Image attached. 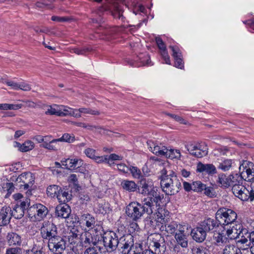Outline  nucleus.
<instances>
[{
	"instance_id": "72a5a7b5",
	"label": "nucleus",
	"mask_w": 254,
	"mask_h": 254,
	"mask_svg": "<svg viewBox=\"0 0 254 254\" xmlns=\"http://www.w3.org/2000/svg\"><path fill=\"white\" fill-rule=\"evenodd\" d=\"M240 172V175H239L238 174L235 175H230L231 178V185L232 186V188H234L236 186L240 187L243 185L244 180H245V175H243L242 177V171Z\"/></svg>"
},
{
	"instance_id": "de8ad7c7",
	"label": "nucleus",
	"mask_w": 254,
	"mask_h": 254,
	"mask_svg": "<svg viewBox=\"0 0 254 254\" xmlns=\"http://www.w3.org/2000/svg\"><path fill=\"white\" fill-rule=\"evenodd\" d=\"M147 198H151L153 202V204L155 205V209L156 208L157 205H159V202L161 201L162 199L163 198V195H160L158 194L156 190L154 191V193L151 194L149 197Z\"/></svg>"
},
{
	"instance_id": "6e6552de",
	"label": "nucleus",
	"mask_w": 254,
	"mask_h": 254,
	"mask_svg": "<svg viewBox=\"0 0 254 254\" xmlns=\"http://www.w3.org/2000/svg\"><path fill=\"white\" fill-rule=\"evenodd\" d=\"M102 238L104 246L108 252L116 250L119 245V238L117 234L113 231L104 233Z\"/></svg>"
},
{
	"instance_id": "3c124183",
	"label": "nucleus",
	"mask_w": 254,
	"mask_h": 254,
	"mask_svg": "<svg viewBox=\"0 0 254 254\" xmlns=\"http://www.w3.org/2000/svg\"><path fill=\"white\" fill-rule=\"evenodd\" d=\"M205 188V185L200 181L193 182L191 184V190L197 192H202Z\"/></svg>"
},
{
	"instance_id": "4468645a",
	"label": "nucleus",
	"mask_w": 254,
	"mask_h": 254,
	"mask_svg": "<svg viewBox=\"0 0 254 254\" xmlns=\"http://www.w3.org/2000/svg\"><path fill=\"white\" fill-rule=\"evenodd\" d=\"M179 227V231L176 233L175 238L179 245L183 248H186L188 246L187 237L189 234L185 232V230L188 229V227L185 225Z\"/></svg>"
},
{
	"instance_id": "e2e57ef3",
	"label": "nucleus",
	"mask_w": 254,
	"mask_h": 254,
	"mask_svg": "<svg viewBox=\"0 0 254 254\" xmlns=\"http://www.w3.org/2000/svg\"><path fill=\"white\" fill-rule=\"evenodd\" d=\"M118 169L124 174L128 173L130 169V166H127L124 163H120L117 165Z\"/></svg>"
},
{
	"instance_id": "052dcab7",
	"label": "nucleus",
	"mask_w": 254,
	"mask_h": 254,
	"mask_svg": "<svg viewBox=\"0 0 254 254\" xmlns=\"http://www.w3.org/2000/svg\"><path fill=\"white\" fill-rule=\"evenodd\" d=\"M203 191L204 194L210 197H212L215 195L214 189L211 187H206L205 185V188L203 189Z\"/></svg>"
},
{
	"instance_id": "c9c22d12",
	"label": "nucleus",
	"mask_w": 254,
	"mask_h": 254,
	"mask_svg": "<svg viewBox=\"0 0 254 254\" xmlns=\"http://www.w3.org/2000/svg\"><path fill=\"white\" fill-rule=\"evenodd\" d=\"M213 239L215 241V244L217 246H222L226 244L228 241V238H227L222 231L214 235Z\"/></svg>"
},
{
	"instance_id": "473e14b6",
	"label": "nucleus",
	"mask_w": 254,
	"mask_h": 254,
	"mask_svg": "<svg viewBox=\"0 0 254 254\" xmlns=\"http://www.w3.org/2000/svg\"><path fill=\"white\" fill-rule=\"evenodd\" d=\"M13 145L15 147H17L19 151L23 152L31 150L34 147V143L31 140L26 141L22 144L14 142Z\"/></svg>"
},
{
	"instance_id": "09e8293b",
	"label": "nucleus",
	"mask_w": 254,
	"mask_h": 254,
	"mask_svg": "<svg viewBox=\"0 0 254 254\" xmlns=\"http://www.w3.org/2000/svg\"><path fill=\"white\" fill-rule=\"evenodd\" d=\"M143 251L142 244L133 243L129 254H142Z\"/></svg>"
},
{
	"instance_id": "9d476101",
	"label": "nucleus",
	"mask_w": 254,
	"mask_h": 254,
	"mask_svg": "<svg viewBox=\"0 0 254 254\" xmlns=\"http://www.w3.org/2000/svg\"><path fill=\"white\" fill-rule=\"evenodd\" d=\"M92 232L93 231H85V232L81 236L80 243L82 247H87L89 246H95L99 241L101 234L93 235Z\"/></svg>"
},
{
	"instance_id": "b1692460",
	"label": "nucleus",
	"mask_w": 254,
	"mask_h": 254,
	"mask_svg": "<svg viewBox=\"0 0 254 254\" xmlns=\"http://www.w3.org/2000/svg\"><path fill=\"white\" fill-rule=\"evenodd\" d=\"M207 148L206 146H202L199 144L198 145H194L191 149V156L196 158H201L207 155Z\"/></svg>"
},
{
	"instance_id": "f704fd0d",
	"label": "nucleus",
	"mask_w": 254,
	"mask_h": 254,
	"mask_svg": "<svg viewBox=\"0 0 254 254\" xmlns=\"http://www.w3.org/2000/svg\"><path fill=\"white\" fill-rule=\"evenodd\" d=\"M132 236H127L124 240L125 242L124 244L121 243L120 244V247H121V249H123V253H124L125 254L127 253V254H129L132 245L133 244V242L131 240Z\"/></svg>"
},
{
	"instance_id": "bb28decb",
	"label": "nucleus",
	"mask_w": 254,
	"mask_h": 254,
	"mask_svg": "<svg viewBox=\"0 0 254 254\" xmlns=\"http://www.w3.org/2000/svg\"><path fill=\"white\" fill-rule=\"evenodd\" d=\"M152 64L149 56L147 54H141L135 60L134 66H141L144 65L150 66Z\"/></svg>"
},
{
	"instance_id": "0e129e2a",
	"label": "nucleus",
	"mask_w": 254,
	"mask_h": 254,
	"mask_svg": "<svg viewBox=\"0 0 254 254\" xmlns=\"http://www.w3.org/2000/svg\"><path fill=\"white\" fill-rule=\"evenodd\" d=\"M5 254H21V250L17 248H9L6 249Z\"/></svg>"
},
{
	"instance_id": "79ce46f5",
	"label": "nucleus",
	"mask_w": 254,
	"mask_h": 254,
	"mask_svg": "<svg viewBox=\"0 0 254 254\" xmlns=\"http://www.w3.org/2000/svg\"><path fill=\"white\" fill-rule=\"evenodd\" d=\"M61 190V188L57 185H53L49 186L47 189V195L52 197L54 198L57 197L59 191Z\"/></svg>"
},
{
	"instance_id": "412c9836",
	"label": "nucleus",
	"mask_w": 254,
	"mask_h": 254,
	"mask_svg": "<svg viewBox=\"0 0 254 254\" xmlns=\"http://www.w3.org/2000/svg\"><path fill=\"white\" fill-rule=\"evenodd\" d=\"M111 9L114 18L121 19L122 21H125V17L123 15L122 5L118 2L113 1L111 5Z\"/></svg>"
},
{
	"instance_id": "393cba45",
	"label": "nucleus",
	"mask_w": 254,
	"mask_h": 254,
	"mask_svg": "<svg viewBox=\"0 0 254 254\" xmlns=\"http://www.w3.org/2000/svg\"><path fill=\"white\" fill-rule=\"evenodd\" d=\"M10 207L9 206H4L0 211V225H5L8 224L10 219Z\"/></svg>"
},
{
	"instance_id": "6e6d98bb",
	"label": "nucleus",
	"mask_w": 254,
	"mask_h": 254,
	"mask_svg": "<svg viewBox=\"0 0 254 254\" xmlns=\"http://www.w3.org/2000/svg\"><path fill=\"white\" fill-rule=\"evenodd\" d=\"M165 226V230L166 232L170 234H173L175 232L176 229H178L179 231V226L181 225H177L175 223H172L168 225H166V224H164Z\"/></svg>"
},
{
	"instance_id": "20e7f679",
	"label": "nucleus",
	"mask_w": 254,
	"mask_h": 254,
	"mask_svg": "<svg viewBox=\"0 0 254 254\" xmlns=\"http://www.w3.org/2000/svg\"><path fill=\"white\" fill-rule=\"evenodd\" d=\"M48 213V208L41 203H35L27 210L29 218L32 221L42 220Z\"/></svg>"
},
{
	"instance_id": "13d9d810",
	"label": "nucleus",
	"mask_w": 254,
	"mask_h": 254,
	"mask_svg": "<svg viewBox=\"0 0 254 254\" xmlns=\"http://www.w3.org/2000/svg\"><path fill=\"white\" fill-rule=\"evenodd\" d=\"M58 140H59V142L65 141L70 143L74 140V136L72 134L64 133L62 137L58 139Z\"/></svg>"
},
{
	"instance_id": "49530a36",
	"label": "nucleus",
	"mask_w": 254,
	"mask_h": 254,
	"mask_svg": "<svg viewBox=\"0 0 254 254\" xmlns=\"http://www.w3.org/2000/svg\"><path fill=\"white\" fill-rule=\"evenodd\" d=\"M59 105L53 104L51 106H47L45 109V113L51 115H55L59 116Z\"/></svg>"
},
{
	"instance_id": "8fccbe9b",
	"label": "nucleus",
	"mask_w": 254,
	"mask_h": 254,
	"mask_svg": "<svg viewBox=\"0 0 254 254\" xmlns=\"http://www.w3.org/2000/svg\"><path fill=\"white\" fill-rule=\"evenodd\" d=\"M103 157L106 158V159L103 158V163H107L110 165H111V163H110L111 161L121 160L123 158L122 156L116 154H111L109 156L104 155L103 156Z\"/></svg>"
},
{
	"instance_id": "bf43d9fd",
	"label": "nucleus",
	"mask_w": 254,
	"mask_h": 254,
	"mask_svg": "<svg viewBox=\"0 0 254 254\" xmlns=\"http://www.w3.org/2000/svg\"><path fill=\"white\" fill-rule=\"evenodd\" d=\"M235 230H236V229L234 226H233V227L231 229H228L227 230L226 233L225 235H226H226L227 236V238H228V240L229 239L234 240V239H236L238 238V235H233L234 231H235Z\"/></svg>"
},
{
	"instance_id": "5fc2aeb1",
	"label": "nucleus",
	"mask_w": 254,
	"mask_h": 254,
	"mask_svg": "<svg viewBox=\"0 0 254 254\" xmlns=\"http://www.w3.org/2000/svg\"><path fill=\"white\" fill-rule=\"evenodd\" d=\"M232 166V160H225L222 163L219 164L218 168L224 171H228L230 169Z\"/></svg>"
},
{
	"instance_id": "aec40b11",
	"label": "nucleus",
	"mask_w": 254,
	"mask_h": 254,
	"mask_svg": "<svg viewBox=\"0 0 254 254\" xmlns=\"http://www.w3.org/2000/svg\"><path fill=\"white\" fill-rule=\"evenodd\" d=\"M196 172L206 173L208 175H213L216 173L215 167L212 164H204L199 162L197 164Z\"/></svg>"
},
{
	"instance_id": "603ef678",
	"label": "nucleus",
	"mask_w": 254,
	"mask_h": 254,
	"mask_svg": "<svg viewBox=\"0 0 254 254\" xmlns=\"http://www.w3.org/2000/svg\"><path fill=\"white\" fill-rule=\"evenodd\" d=\"M129 171L134 179H141L142 177L141 171L137 167L130 166Z\"/></svg>"
},
{
	"instance_id": "4d7b16f0",
	"label": "nucleus",
	"mask_w": 254,
	"mask_h": 254,
	"mask_svg": "<svg viewBox=\"0 0 254 254\" xmlns=\"http://www.w3.org/2000/svg\"><path fill=\"white\" fill-rule=\"evenodd\" d=\"M162 59L164 60L165 64H171L170 56H169L168 51L166 49L159 51Z\"/></svg>"
},
{
	"instance_id": "1a4fd4ad",
	"label": "nucleus",
	"mask_w": 254,
	"mask_h": 254,
	"mask_svg": "<svg viewBox=\"0 0 254 254\" xmlns=\"http://www.w3.org/2000/svg\"><path fill=\"white\" fill-rule=\"evenodd\" d=\"M49 250L56 254H61L65 249V242L59 235L48 242Z\"/></svg>"
},
{
	"instance_id": "39448f33",
	"label": "nucleus",
	"mask_w": 254,
	"mask_h": 254,
	"mask_svg": "<svg viewBox=\"0 0 254 254\" xmlns=\"http://www.w3.org/2000/svg\"><path fill=\"white\" fill-rule=\"evenodd\" d=\"M216 217L221 226L228 225L233 223L237 219L236 213L230 209L220 208L216 213Z\"/></svg>"
},
{
	"instance_id": "ea45409f",
	"label": "nucleus",
	"mask_w": 254,
	"mask_h": 254,
	"mask_svg": "<svg viewBox=\"0 0 254 254\" xmlns=\"http://www.w3.org/2000/svg\"><path fill=\"white\" fill-rule=\"evenodd\" d=\"M14 187L12 183H3L0 187V190L2 192H7L5 195V198H7L11 193L14 191Z\"/></svg>"
},
{
	"instance_id": "e433bc0d",
	"label": "nucleus",
	"mask_w": 254,
	"mask_h": 254,
	"mask_svg": "<svg viewBox=\"0 0 254 254\" xmlns=\"http://www.w3.org/2000/svg\"><path fill=\"white\" fill-rule=\"evenodd\" d=\"M231 181L230 175L227 177L224 174H221L218 176L217 183L219 184V186L221 187H229L231 186Z\"/></svg>"
},
{
	"instance_id": "a211bd4d",
	"label": "nucleus",
	"mask_w": 254,
	"mask_h": 254,
	"mask_svg": "<svg viewBox=\"0 0 254 254\" xmlns=\"http://www.w3.org/2000/svg\"><path fill=\"white\" fill-rule=\"evenodd\" d=\"M169 48L171 49L175 61L174 65L176 67L182 69L184 67V62L182 59V55L180 49L177 46H170Z\"/></svg>"
},
{
	"instance_id": "7c9ffc66",
	"label": "nucleus",
	"mask_w": 254,
	"mask_h": 254,
	"mask_svg": "<svg viewBox=\"0 0 254 254\" xmlns=\"http://www.w3.org/2000/svg\"><path fill=\"white\" fill-rule=\"evenodd\" d=\"M84 153L87 157L94 160L97 163H103V156H99L97 154L96 150L91 148H87L84 150Z\"/></svg>"
},
{
	"instance_id": "69168bd1",
	"label": "nucleus",
	"mask_w": 254,
	"mask_h": 254,
	"mask_svg": "<svg viewBox=\"0 0 254 254\" xmlns=\"http://www.w3.org/2000/svg\"><path fill=\"white\" fill-rule=\"evenodd\" d=\"M139 230V227L137 223L132 222L129 224L128 227V231L130 233H134L135 232H138Z\"/></svg>"
},
{
	"instance_id": "a19ab883",
	"label": "nucleus",
	"mask_w": 254,
	"mask_h": 254,
	"mask_svg": "<svg viewBox=\"0 0 254 254\" xmlns=\"http://www.w3.org/2000/svg\"><path fill=\"white\" fill-rule=\"evenodd\" d=\"M75 113L79 115L78 117H75V118H80L81 117L82 114H90L92 115H97L99 114V112L98 111L92 110L89 108H80L78 109H75Z\"/></svg>"
},
{
	"instance_id": "864d4df0",
	"label": "nucleus",
	"mask_w": 254,
	"mask_h": 254,
	"mask_svg": "<svg viewBox=\"0 0 254 254\" xmlns=\"http://www.w3.org/2000/svg\"><path fill=\"white\" fill-rule=\"evenodd\" d=\"M91 51V48L90 47H84L81 49L79 48H72L70 50V52L72 53H75L77 55H85L87 53Z\"/></svg>"
},
{
	"instance_id": "5701e85b",
	"label": "nucleus",
	"mask_w": 254,
	"mask_h": 254,
	"mask_svg": "<svg viewBox=\"0 0 254 254\" xmlns=\"http://www.w3.org/2000/svg\"><path fill=\"white\" fill-rule=\"evenodd\" d=\"M169 212L162 207H159L156 213L157 221L162 224H165L169 219Z\"/></svg>"
},
{
	"instance_id": "c03bdc74",
	"label": "nucleus",
	"mask_w": 254,
	"mask_h": 254,
	"mask_svg": "<svg viewBox=\"0 0 254 254\" xmlns=\"http://www.w3.org/2000/svg\"><path fill=\"white\" fill-rule=\"evenodd\" d=\"M41 146L50 150H57L60 147L59 140L58 139H54L51 142L43 143Z\"/></svg>"
},
{
	"instance_id": "f8f14e48",
	"label": "nucleus",
	"mask_w": 254,
	"mask_h": 254,
	"mask_svg": "<svg viewBox=\"0 0 254 254\" xmlns=\"http://www.w3.org/2000/svg\"><path fill=\"white\" fill-rule=\"evenodd\" d=\"M240 171H242V177L247 175L245 180L251 181L254 179V164L250 161L243 160L239 167Z\"/></svg>"
},
{
	"instance_id": "4be33fe9",
	"label": "nucleus",
	"mask_w": 254,
	"mask_h": 254,
	"mask_svg": "<svg viewBox=\"0 0 254 254\" xmlns=\"http://www.w3.org/2000/svg\"><path fill=\"white\" fill-rule=\"evenodd\" d=\"M148 145L150 148V150L154 154L160 156H164L166 147L161 144H157L152 141L147 142Z\"/></svg>"
},
{
	"instance_id": "423d86ee",
	"label": "nucleus",
	"mask_w": 254,
	"mask_h": 254,
	"mask_svg": "<svg viewBox=\"0 0 254 254\" xmlns=\"http://www.w3.org/2000/svg\"><path fill=\"white\" fill-rule=\"evenodd\" d=\"M82 229L85 231H94L98 233V229L99 226L95 218L89 213L82 214L79 220Z\"/></svg>"
},
{
	"instance_id": "338daca9",
	"label": "nucleus",
	"mask_w": 254,
	"mask_h": 254,
	"mask_svg": "<svg viewBox=\"0 0 254 254\" xmlns=\"http://www.w3.org/2000/svg\"><path fill=\"white\" fill-rule=\"evenodd\" d=\"M156 44L159 49V51L164 49H166V46L162 40L159 38L157 37L155 39Z\"/></svg>"
},
{
	"instance_id": "58836bf2",
	"label": "nucleus",
	"mask_w": 254,
	"mask_h": 254,
	"mask_svg": "<svg viewBox=\"0 0 254 254\" xmlns=\"http://www.w3.org/2000/svg\"><path fill=\"white\" fill-rule=\"evenodd\" d=\"M164 156L172 160L179 159L181 158V155L179 150L166 148Z\"/></svg>"
},
{
	"instance_id": "6ab92c4d",
	"label": "nucleus",
	"mask_w": 254,
	"mask_h": 254,
	"mask_svg": "<svg viewBox=\"0 0 254 254\" xmlns=\"http://www.w3.org/2000/svg\"><path fill=\"white\" fill-rule=\"evenodd\" d=\"M206 236L205 231L199 224V226L191 229V237L196 242H202L205 239Z\"/></svg>"
},
{
	"instance_id": "a878e982",
	"label": "nucleus",
	"mask_w": 254,
	"mask_h": 254,
	"mask_svg": "<svg viewBox=\"0 0 254 254\" xmlns=\"http://www.w3.org/2000/svg\"><path fill=\"white\" fill-rule=\"evenodd\" d=\"M70 211V208L67 205H59L56 207V215L58 217L66 218L68 217Z\"/></svg>"
},
{
	"instance_id": "f03ea898",
	"label": "nucleus",
	"mask_w": 254,
	"mask_h": 254,
	"mask_svg": "<svg viewBox=\"0 0 254 254\" xmlns=\"http://www.w3.org/2000/svg\"><path fill=\"white\" fill-rule=\"evenodd\" d=\"M143 202V204L136 201L129 203L126 209L127 216L136 221L140 219L145 213L150 215L155 211V207L151 198H145Z\"/></svg>"
},
{
	"instance_id": "c85d7f7f",
	"label": "nucleus",
	"mask_w": 254,
	"mask_h": 254,
	"mask_svg": "<svg viewBox=\"0 0 254 254\" xmlns=\"http://www.w3.org/2000/svg\"><path fill=\"white\" fill-rule=\"evenodd\" d=\"M6 240L9 246H20L22 240L20 236L15 233H9L6 236Z\"/></svg>"
},
{
	"instance_id": "680f3d73",
	"label": "nucleus",
	"mask_w": 254,
	"mask_h": 254,
	"mask_svg": "<svg viewBox=\"0 0 254 254\" xmlns=\"http://www.w3.org/2000/svg\"><path fill=\"white\" fill-rule=\"evenodd\" d=\"M239 243L242 244H246V246L248 247H250L251 244V242L249 241V237L246 235L244 236V234H242L240 239L237 241V243Z\"/></svg>"
},
{
	"instance_id": "dca6fc26",
	"label": "nucleus",
	"mask_w": 254,
	"mask_h": 254,
	"mask_svg": "<svg viewBox=\"0 0 254 254\" xmlns=\"http://www.w3.org/2000/svg\"><path fill=\"white\" fill-rule=\"evenodd\" d=\"M140 193L143 195L150 196L156 190L153 182L150 179H141Z\"/></svg>"
},
{
	"instance_id": "0eeeda50",
	"label": "nucleus",
	"mask_w": 254,
	"mask_h": 254,
	"mask_svg": "<svg viewBox=\"0 0 254 254\" xmlns=\"http://www.w3.org/2000/svg\"><path fill=\"white\" fill-rule=\"evenodd\" d=\"M40 235L44 241H49L58 235L57 226L53 223L44 221L40 229Z\"/></svg>"
},
{
	"instance_id": "ddd939ff",
	"label": "nucleus",
	"mask_w": 254,
	"mask_h": 254,
	"mask_svg": "<svg viewBox=\"0 0 254 254\" xmlns=\"http://www.w3.org/2000/svg\"><path fill=\"white\" fill-rule=\"evenodd\" d=\"M205 232L216 231L218 227L220 225V222L217 220L216 217L215 218H207L199 224Z\"/></svg>"
},
{
	"instance_id": "7ed1b4c3",
	"label": "nucleus",
	"mask_w": 254,
	"mask_h": 254,
	"mask_svg": "<svg viewBox=\"0 0 254 254\" xmlns=\"http://www.w3.org/2000/svg\"><path fill=\"white\" fill-rule=\"evenodd\" d=\"M232 192L235 196L242 201H253L254 200V181L251 183L248 188L242 185L240 187L235 186L232 189Z\"/></svg>"
},
{
	"instance_id": "a18cd8bd",
	"label": "nucleus",
	"mask_w": 254,
	"mask_h": 254,
	"mask_svg": "<svg viewBox=\"0 0 254 254\" xmlns=\"http://www.w3.org/2000/svg\"><path fill=\"white\" fill-rule=\"evenodd\" d=\"M59 201L61 203H65L70 199V195L68 192L61 190L59 191L57 197Z\"/></svg>"
},
{
	"instance_id": "cd10ccee",
	"label": "nucleus",
	"mask_w": 254,
	"mask_h": 254,
	"mask_svg": "<svg viewBox=\"0 0 254 254\" xmlns=\"http://www.w3.org/2000/svg\"><path fill=\"white\" fill-rule=\"evenodd\" d=\"M68 241L70 245H73L72 249L74 247V245H77L80 243V239L79 238V234L78 231L76 228H72L67 235Z\"/></svg>"
},
{
	"instance_id": "774afa93",
	"label": "nucleus",
	"mask_w": 254,
	"mask_h": 254,
	"mask_svg": "<svg viewBox=\"0 0 254 254\" xmlns=\"http://www.w3.org/2000/svg\"><path fill=\"white\" fill-rule=\"evenodd\" d=\"M84 254H99L96 248L89 247L87 248L84 252Z\"/></svg>"
},
{
	"instance_id": "c756f323",
	"label": "nucleus",
	"mask_w": 254,
	"mask_h": 254,
	"mask_svg": "<svg viewBox=\"0 0 254 254\" xmlns=\"http://www.w3.org/2000/svg\"><path fill=\"white\" fill-rule=\"evenodd\" d=\"M123 189L128 192H134L136 190L137 185L134 181L128 180H123L121 183Z\"/></svg>"
},
{
	"instance_id": "f3484780",
	"label": "nucleus",
	"mask_w": 254,
	"mask_h": 254,
	"mask_svg": "<svg viewBox=\"0 0 254 254\" xmlns=\"http://www.w3.org/2000/svg\"><path fill=\"white\" fill-rule=\"evenodd\" d=\"M62 166L65 168L74 170L76 168L81 167L83 164V161L81 159L75 158H63L61 160Z\"/></svg>"
},
{
	"instance_id": "4c0bfd02",
	"label": "nucleus",
	"mask_w": 254,
	"mask_h": 254,
	"mask_svg": "<svg viewBox=\"0 0 254 254\" xmlns=\"http://www.w3.org/2000/svg\"><path fill=\"white\" fill-rule=\"evenodd\" d=\"M223 254H242L241 250L234 245H227L223 250Z\"/></svg>"
},
{
	"instance_id": "2eb2a0df",
	"label": "nucleus",
	"mask_w": 254,
	"mask_h": 254,
	"mask_svg": "<svg viewBox=\"0 0 254 254\" xmlns=\"http://www.w3.org/2000/svg\"><path fill=\"white\" fill-rule=\"evenodd\" d=\"M16 181L19 183H22L20 185V187L23 186L24 189H28L33 185L34 178L31 173L26 172L19 175Z\"/></svg>"
},
{
	"instance_id": "f257e3e1",
	"label": "nucleus",
	"mask_w": 254,
	"mask_h": 254,
	"mask_svg": "<svg viewBox=\"0 0 254 254\" xmlns=\"http://www.w3.org/2000/svg\"><path fill=\"white\" fill-rule=\"evenodd\" d=\"M159 178L162 190L167 195H174L179 192L181 183L169 165L160 171Z\"/></svg>"
},
{
	"instance_id": "37998d69",
	"label": "nucleus",
	"mask_w": 254,
	"mask_h": 254,
	"mask_svg": "<svg viewBox=\"0 0 254 254\" xmlns=\"http://www.w3.org/2000/svg\"><path fill=\"white\" fill-rule=\"evenodd\" d=\"M24 213L21 207L15 206L12 210L10 209L9 214L10 217L12 216L16 219H20L24 215Z\"/></svg>"
},
{
	"instance_id": "9b49d317",
	"label": "nucleus",
	"mask_w": 254,
	"mask_h": 254,
	"mask_svg": "<svg viewBox=\"0 0 254 254\" xmlns=\"http://www.w3.org/2000/svg\"><path fill=\"white\" fill-rule=\"evenodd\" d=\"M151 246L155 251V254H163L166 250L164 238L160 234L153 235Z\"/></svg>"
},
{
	"instance_id": "2f4dec72",
	"label": "nucleus",
	"mask_w": 254,
	"mask_h": 254,
	"mask_svg": "<svg viewBox=\"0 0 254 254\" xmlns=\"http://www.w3.org/2000/svg\"><path fill=\"white\" fill-rule=\"evenodd\" d=\"M59 116H70L75 118L79 115L75 113V109L70 108L68 106L59 105Z\"/></svg>"
}]
</instances>
